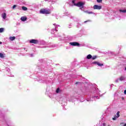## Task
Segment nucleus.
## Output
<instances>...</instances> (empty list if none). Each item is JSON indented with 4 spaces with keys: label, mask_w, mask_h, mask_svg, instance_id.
Wrapping results in <instances>:
<instances>
[{
    "label": "nucleus",
    "mask_w": 126,
    "mask_h": 126,
    "mask_svg": "<svg viewBox=\"0 0 126 126\" xmlns=\"http://www.w3.org/2000/svg\"><path fill=\"white\" fill-rule=\"evenodd\" d=\"M72 3L73 4V5L75 6H78V7H81V9L82 10V8H83L84 5L85 3L82 2H79L78 3H75V0H73L72 1Z\"/></svg>",
    "instance_id": "f257e3e1"
},
{
    "label": "nucleus",
    "mask_w": 126,
    "mask_h": 126,
    "mask_svg": "<svg viewBox=\"0 0 126 126\" xmlns=\"http://www.w3.org/2000/svg\"><path fill=\"white\" fill-rule=\"evenodd\" d=\"M94 96L93 97V99L96 100V99H99V95H100V91L98 89H96L94 92Z\"/></svg>",
    "instance_id": "f03ea898"
},
{
    "label": "nucleus",
    "mask_w": 126,
    "mask_h": 126,
    "mask_svg": "<svg viewBox=\"0 0 126 126\" xmlns=\"http://www.w3.org/2000/svg\"><path fill=\"white\" fill-rule=\"evenodd\" d=\"M39 12L41 14H50L51 13V10L43 8L41 9Z\"/></svg>",
    "instance_id": "7ed1b4c3"
},
{
    "label": "nucleus",
    "mask_w": 126,
    "mask_h": 126,
    "mask_svg": "<svg viewBox=\"0 0 126 126\" xmlns=\"http://www.w3.org/2000/svg\"><path fill=\"white\" fill-rule=\"evenodd\" d=\"M93 9H97L98 10H100V9H102V6L95 4L93 6Z\"/></svg>",
    "instance_id": "20e7f679"
},
{
    "label": "nucleus",
    "mask_w": 126,
    "mask_h": 126,
    "mask_svg": "<svg viewBox=\"0 0 126 126\" xmlns=\"http://www.w3.org/2000/svg\"><path fill=\"white\" fill-rule=\"evenodd\" d=\"M69 44L71 46H77V47H79L80 45L78 42H70Z\"/></svg>",
    "instance_id": "39448f33"
},
{
    "label": "nucleus",
    "mask_w": 126,
    "mask_h": 126,
    "mask_svg": "<svg viewBox=\"0 0 126 126\" xmlns=\"http://www.w3.org/2000/svg\"><path fill=\"white\" fill-rule=\"evenodd\" d=\"M119 117H120V112L118 111L116 115H115V117L113 118V121H116L117 119H118V118H119Z\"/></svg>",
    "instance_id": "423d86ee"
},
{
    "label": "nucleus",
    "mask_w": 126,
    "mask_h": 126,
    "mask_svg": "<svg viewBox=\"0 0 126 126\" xmlns=\"http://www.w3.org/2000/svg\"><path fill=\"white\" fill-rule=\"evenodd\" d=\"M30 43L32 44H38V40L36 39H32L30 40Z\"/></svg>",
    "instance_id": "0eeeda50"
},
{
    "label": "nucleus",
    "mask_w": 126,
    "mask_h": 126,
    "mask_svg": "<svg viewBox=\"0 0 126 126\" xmlns=\"http://www.w3.org/2000/svg\"><path fill=\"white\" fill-rule=\"evenodd\" d=\"M1 17L2 18L5 20V19H6V13L3 12L1 14Z\"/></svg>",
    "instance_id": "6e6552de"
},
{
    "label": "nucleus",
    "mask_w": 126,
    "mask_h": 126,
    "mask_svg": "<svg viewBox=\"0 0 126 126\" xmlns=\"http://www.w3.org/2000/svg\"><path fill=\"white\" fill-rule=\"evenodd\" d=\"M93 63H94V64H97V65H98V66H102L103 65H104V64L103 63H101L99 62H93Z\"/></svg>",
    "instance_id": "1a4fd4ad"
},
{
    "label": "nucleus",
    "mask_w": 126,
    "mask_h": 126,
    "mask_svg": "<svg viewBox=\"0 0 126 126\" xmlns=\"http://www.w3.org/2000/svg\"><path fill=\"white\" fill-rule=\"evenodd\" d=\"M119 80H120V81H124V80H126V77L124 76H121L120 77Z\"/></svg>",
    "instance_id": "9d476101"
},
{
    "label": "nucleus",
    "mask_w": 126,
    "mask_h": 126,
    "mask_svg": "<svg viewBox=\"0 0 126 126\" xmlns=\"http://www.w3.org/2000/svg\"><path fill=\"white\" fill-rule=\"evenodd\" d=\"M21 20H22V21H26L27 20V18L26 17H22L21 18Z\"/></svg>",
    "instance_id": "9b49d317"
},
{
    "label": "nucleus",
    "mask_w": 126,
    "mask_h": 126,
    "mask_svg": "<svg viewBox=\"0 0 126 126\" xmlns=\"http://www.w3.org/2000/svg\"><path fill=\"white\" fill-rule=\"evenodd\" d=\"M86 13H88L89 14H95L93 12L88 11H84Z\"/></svg>",
    "instance_id": "f8f14e48"
},
{
    "label": "nucleus",
    "mask_w": 126,
    "mask_h": 126,
    "mask_svg": "<svg viewBox=\"0 0 126 126\" xmlns=\"http://www.w3.org/2000/svg\"><path fill=\"white\" fill-rule=\"evenodd\" d=\"M10 41H14L15 40V36H11L9 37Z\"/></svg>",
    "instance_id": "ddd939ff"
},
{
    "label": "nucleus",
    "mask_w": 126,
    "mask_h": 126,
    "mask_svg": "<svg viewBox=\"0 0 126 126\" xmlns=\"http://www.w3.org/2000/svg\"><path fill=\"white\" fill-rule=\"evenodd\" d=\"M87 60H90V59H92V55L89 54L87 56Z\"/></svg>",
    "instance_id": "4468645a"
},
{
    "label": "nucleus",
    "mask_w": 126,
    "mask_h": 126,
    "mask_svg": "<svg viewBox=\"0 0 126 126\" xmlns=\"http://www.w3.org/2000/svg\"><path fill=\"white\" fill-rule=\"evenodd\" d=\"M22 9H23V10H24L25 11L27 10L28 8H27V7H26L25 6H22Z\"/></svg>",
    "instance_id": "2eb2a0df"
},
{
    "label": "nucleus",
    "mask_w": 126,
    "mask_h": 126,
    "mask_svg": "<svg viewBox=\"0 0 126 126\" xmlns=\"http://www.w3.org/2000/svg\"><path fill=\"white\" fill-rule=\"evenodd\" d=\"M0 58H4V55H3V53H0Z\"/></svg>",
    "instance_id": "dca6fc26"
},
{
    "label": "nucleus",
    "mask_w": 126,
    "mask_h": 126,
    "mask_svg": "<svg viewBox=\"0 0 126 126\" xmlns=\"http://www.w3.org/2000/svg\"><path fill=\"white\" fill-rule=\"evenodd\" d=\"M120 12H123L124 13H126V9H124V10H120Z\"/></svg>",
    "instance_id": "f3484780"
},
{
    "label": "nucleus",
    "mask_w": 126,
    "mask_h": 126,
    "mask_svg": "<svg viewBox=\"0 0 126 126\" xmlns=\"http://www.w3.org/2000/svg\"><path fill=\"white\" fill-rule=\"evenodd\" d=\"M97 59V56H92V60H96Z\"/></svg>",
    "instance_id": "a211bd4d"
},
{
    "label": "nucleus",
    "mask_w": 126,
    "mask_h": 126,
    "mask_svg": "<svg viewBox=\"0 0 126 126\" xmlns=\"http://www.w3.org/2000/svg\"><path fill=\"white\" fill-rule=\"evenodd\" d=\"M3 28H0V33H2V32H3Z\"/></svg>",
    "instance_id": "6ab92c4d"
},
{
    "label": "nucleus",
    "mask_w": 126,
    "mask_h": 126,
    "mask_svg": "<svg viewBox=\"0 0 126 126\" xmlns=\"http://www.w3.org/2000/svg\"><path fill=\"white\" fill-rule=\"evenodd\" d=\"M60 93V89L58 88L56 90V93Z\"/></svg>",
    "instance_id": "aec40b11"
},
{
    "label": "nucleus",
    "mask_w": 126,
    "mask_h": 126,
    "mask_svg": "<svg viewBox=\"0 0 126 126\" xmlns=\"http://www.w3.org/2000/svg\"><path fill=\"white\" fill-rule=\"evenodd\" d=\"M119 81H120V79H117L116 80H115V82L116 83H118V82H119Z\"/></svg>",
    "instance_id": "412c9836"
},
{
    "label": "nucleus",
    "mask_w": 126,
    "mask_h": 126,
    "mask_svg": "<svg viewBox=\"0 0 126 126\" xmlns=\"http://www.w3.org/2000/svg\"><path fill=\"white\" fill-rule=\"evenodd\" d=\"M96 1L98 3L102 2V0H96Z\"/></svg>",
    "instance_id": "4be33fe9"
},
{
    "label": "nucleus",
    "mask_w": 126,
    "mask_h": 126,
    "mask_svg": "<svg viewBox=\"0 0 126 126\" xmlns=\"http://www.w3.org/2000/svg\"><path fill=\"white\" fill-rule=\"evenodd\" d=\"M15 7H16V5H14L13 6V8H15Z\"/></svg>",
    "instance_id": "5701e85b"
},
{
    "label": "nucleus",
    "mask_w": 126,
    "mask_h": 126,
    "mask_svg": "<svg viewBox=\"0 0 126 126\" xmlns=\"http://www.w3.org/2000/svg\"><path fill=\"white\" fill-rule=\"evenodd\" d=\"M89 21H90V20L86 21L84 22V23H86V22H89Z\"/></svg>",
    "instance_id": "b1692460"
},
{
    "label": "nucleus",
    "mask_w": 126,
    "mask_h": 126,
    "mask_svg": "<svg viewBox=\"0 0 126 126\" xmlns=\"http://www.w3.org/2000/svg\"><path fill=\"white\" fill-rule=\"evenodd\" d=\"M68 28H71V24L69 25Z\"/></svg>",
    "instance_id": "393cba45"
},
{
    "label": "nucleus",
    "mask_w": 126,
    "mask_h": 126,
    "mask_svg": "<svg viewBox=\"0 0 126 126\" xmlns=\"http://www.w3.org/2000/svg\"><path fill=\"white\" fill-rule=\"evenodd\" d=\"M30 56V57H34V55H33V54H31Z\"/></svg>",
    "instance_id": "a878e982"
},
{
    "label": "nucleus",
    "mask_w": 126,
    "mask_h": 126,
    "mask_svg": "<svg viewBox=\"0 0 126 126\" xmlns=\"http://www.w3.org/2000/svg\"><path fill=\"white\" fill-rule=\"evenodd\" d=\"M124 94L125 95H126V90L124 91Z\"/></svg>",
    "instance_id": "bb28decb"
},
{
    "label": "nucleus",
    "mask_w": 126,
    "mask_h": 126,
    "mask_svg": "<svg viewBox=\"0 0 126 126\" xmlns=\"http://www.w3.org/2000/svg\"><path fill=\"white\" fill-rule=\"evenodd\" d=\"M54 31H57V27H55V29L53 30Z\"/></svg>",
    "instance_id": "cd10ccee"
},
{
    "label": "nucleus",
    "mask_w": 126,
    "mask_h": 126,
    "mask_svg": "<svg viewBox=\"0 0 126 126\" xmlns=\"http://www.w3.org/2000/svg\"><path fill=\"white\" fill-rule=\"evenodd\" d=\"M10 76H11V77H13V76H14L13 75H11Z\"/></svg>",
    "instance_id": "c85d7f7f"
},
{
    "label": "nucleus",
    "mask_w": 126,
    "mask_h": 126,
    "mask_svg": "<svg viewBox=\"0 0 126 126\" xmlns=\"http://www.w3.org/2000/svg\"><path fill=\"white\" fill-rule=\"evenodd\" d=\"M45 0V1H48V0H49V1H50L49 0Z\"/></svg>",
    "instance_id": "c756f323"
},
{
    "label": "nucleus",
    "mask_w": 126,
    "mask_h": 126,
    "mask_svg": "<svg viewBox=\"0 0 126 126\" xmlns=\"http://www.w3.org/2000/svg\"><path fill=\"white\" fill-rule=\"evenodd\" d=\"M51 47H52V48H54V47H55V46H53L52 45V46H51Z\"/></svg>",
    "instance_id": "7c9ffc66"
},
{
    "label": "nucleus",
    "mask_w": 126,
    "mask_h": 126,
    "mask_svg": "<svg viewBox=\"0 0 126 126\" xmlns=\"http://www.w3.org/2000/svg\"><path fill=\"white\" fill-rule=\"evenodd\" d=\"M8 70L9 71H10V69H8Z\"/></svg>",
    "instance_id": "2f4dec72"
},
{
    "label": "nucleus",
    "mask_w": 126,
    "mask_h": 126,
    "mask_svg": "<svg viewBox=\"0 0 126 126\" xmlns=\"http://www.w3.org/2000/svg\"><path fill=\"white\" fill-rule=\"evenodd\" d=\"M124 126H126V123L124 125Z\"/></svg>",
    "instance_id": "473e14b6"
},
{
    "label": "nucleus",
    "mask_w": 126,
    "mask_h": 126,
    "mask_svg": "<svg viewBox=\"0 0 126 126\" xmlns=\"http://www.w3.org/2000/svg\"><path fill=\"white\" fill-rule=\"evenodd\" d=\"M56 37H59V35H56Z\"/></svg>",
    "instance_id": "72a5a7b5"
},
{
    "label": "nucleus",
    "mask_w": 126,
    "mask_h": 126,
    "mask_svg": "<svg viewBox=\"0 0 126 126\" xmlns=\"http://www.w3.org/2000/svg\"><path fill=\"white\" fill-rule=\"evenodd\" d=\"M91 101H93V99H91Z\"/></svg>",
    "instance_id": "f704fd0d"
},
{
    "label": "nucleus",
    "mask_w": 126,
    "mask_h": 126,
    "mask_svg": "<svg viewBox=\"0 0 126 126\" xmlns=\"http://www.w3.org/2000/svg\"><path fill=\"white\" fill-rule=\"evenodd\" d=\"M0 44H1V42L0 41Z\"/></svg>",
    "instance_id": "c9c22d12"
},
{
    "label": "nucleus",
    "mask_w": 126,
    "mask_h": 126,
    "mask_svg": "<svg viewBox=\"0 0 126 126\" xmlns=\"http://www.w3.org/2000/svg\"><path fill=\"white\" fill-rule=\"evenodd\" d=\"M125 70H126V68H125Z\"/></svg>",
    "instance_id": "e433bc0d"
},
{
    "label": "nucleus",
    "mask_w": 126,
    "mask_h": 126,
    "mask_svg": "<svg viewBox=\"0 0 126 126\" xmlns=\"http://www.w3.org/2000/svg\"><path fill=\"white\" fill-rule=\"evenodd\" d=\"M111 54H113V52H111Z\"/></svg>",
    "instance_id": "4c0bfd02"
},
{
    "label": "nucleus",
    "mask_w": 126,
    "mask_h": 126,
    "mask_svg": "<svg viewBox=\"0 0 126 126\" xmlns=\"http://www.w3.org/2000/svg\"><path fill=\"white\" fill-rule=\"evenodd\" d=\"M54 25H56V24H54Z\"/></svg>",
    "instance_id": "58836bf2"
}]
</instances>
